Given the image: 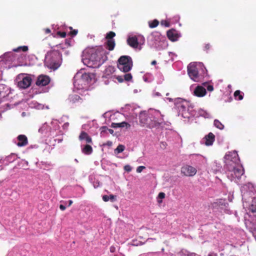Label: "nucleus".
<instances>
[{
  "instance_id": "obj_1",
  "label": "nucleus",
  "mask_w": 256,
  "mask_h": 256,
  "mask_svg": "<svg viewBox=\"0 0 256 256\" xmlns=\"http://www.w3.org/2000/svg\"><path fill=\"white\" fill-rule=\"evenodd\" d=\"M224 158V168L228 178L237 182L244 172L243 167L240 164L238 154L235 151L229 152Z\"/></svg>"
},
{
  "instance_id": "obj_2",
  "label": "nucleus",
  "mask_w": 256,
  "mask_h": 256,
  "mask_svg": "<svg viewBox=\"0 0 256 256\" xmlns=\"http://www.w3.org/2000/svg\"><path fill=\"white\" fill-rule=\"evenodd\" d=\"M108 54L102 47L90 49L84 63L90 68H98L108 60Z\"/></svg>"
},
{
  "instance_id": "obj_3",
  "label": "nucleus",
  "mask_w": 256,
  "mask_h": 256,
  "mask_svg": "<svg viewBox=\"0 0 256 256\" xmlns=\"http://www.w3.org/2000/svg\"><path fill=\"white\" fill-rule=\"evenodd\" d=\"M188 74L194 82H201L208 76L206 68L201 63L191 62L188 66Z\"/></svg>"
},
{
  "instance_id": "obj_4",
  "label": "nucleus",
  "mask_w": 256,
  "mask_h": 256,
  "mask_svg": "<svg viewBox=\"0 0 256 256\" xmlns=\"http://www.w3.org/2000/svg\"><path fill=\"white\" fill-rule=\"evenodd\" d=\"M62 55L57 50H52L46 56V63L48 67L54 70H56L60 65Z\"/></svg>"
},
{
  "instance_id": "obj_5",
  "label": "nucleus",
  "mask_w": 256,
  "mask_h": 256,
  "mask_svg": "<svg viewBox=\"0 0 256 256\" xmlns=\"http://www.w3.org/2000/svg\"><path fill=\"white\" fill-rule=\"evenodd\" d=\"M133 66V62L130 56H122L118 60V68L124 72H127L131 70Z\"/></svg>"
},
{
  "instance_id": "obj_6",
  "label": "nucleus",
  "mask_w": 256,
  "mask_h": 256,
  "mask_svg": "<svg viewBox=\"0 0 256 256\" xmlns=\"http://www.w3.org/2000/svg\"><path fill=\"white\" fill-rule=\"evenodd\" d=\"M150 116L152 122L154 123V128H158L165 124L164 120V115H162L159 110H150Z\"/></svg>"
},
{
  "instance_id": "obj_7",
  "label": "nucleus",
  "mask_w": 256,
  "mask_h": 256,
  "mask_svg": "<svg viewBox=\"0 0 256 256\" xmlns=\"http://www.w3.org/2000/svg\"><path fill=\"white\" fill-rule=\"evenodd\" d=\"M140 122L143 126H146L150 128H154V123L152 122L150 110H148V113L144 112L140 114Z\"/></svg>"
},
{
  "instance_id": "obj_8",
  "label": "nucleus",
  "mask_w": 256,
  "mask_h": 256,
  "mask_svg": "<svg viewBox=\"0 0 256 256\" xmlns=\"http://www.w3.org/2000/svg\"><path fill=\"white\" fill-rule=\"evenodd\" d=\"M181 174L186 176H193L197 172L196 169L190 165H184L181 168Z\"/></svg>"
},
{
  "instance_id": "obj_9",
  "label": "nucleus",
  "mask_w": 256,
  "mask_h": 256,
  "mask_svg": "<svg viewBox=\"0 0 256 256\" xmlns=\"http://www.w3.org/2000/svg\"><path fill=\"white\" fill-rule=\"evenodd\" d=\"M50 81V79L48 76L42 74L38 77L36 84L38 86H43L48 85Z\"/></svg>"
},
{
  "instance_id": "obj_10",
  "label": "nucleus",
  "mask_w": 256,
  "mask_h": 256,
  "mask_svg": "<svg viewBox=\"0 0 256 256\" xmlns=\"http://www.w3.org/2000/svg\"><path fill=\"white\" fill-rule=\"evenodd\" d=\"M32 80L29 76H26L18 82V86L20 88L26 89L28 88L32 83Z\"/></svg>"
},
{
  "instance_id": "obj_11",
  "label": "nucleus",
  "mask_w": 256,
  "mask_h": 256,
  "mask_svg": "<svg viewBox=\"0 0 256 256\" xmlns=\"http://www.w3.org/2000/svg\"><path fill=\"white\" fill-rule=\"evenodd\" d=\"M226 205L228 204L222 199H220L212 204V208L217 210H222L226 207Z\"/></svg>"
},
{
  "instance_id": "obj_12",
  "label": "nucleus",
  "mask_w": 256,
  "mask_h": 256,
  "mask_svg": "<svg viewBox=\"0 0 256 256\" xmlns=\"http://www.w3.org/2000/svg\"><path fill=\"white\" fill-rule=\"evenodd\" d=\"M166 35L168 39L172 42L176 41L180 36L178 32L174 29L168 30L167 32Z\"/></svg>"
},
{
  "instance_id": "obj_13",
  "label": "nucleus",
  "mask_w": 256,
  "mask_h": 256,
  "mask_svg": "<svg viewBox=\"0 0 256 256\" xmlns=\"http://www.w3.org/2000/svg\"><path fill=\"white\" fill-rule=\"evenodd\" d=\"M128 44L132 48H136L138 46V40L136 36H129L127 39Z\"/></svg>"
},
{
  "instance_id": "obj_14",
  "label": "nucleus",
  "mask_w": 256,
  "mask_h": 256,
  "mask_svg": "<svg viewBox=\"0 0 256 256\" xmlns=\"http://www.w3.org/2000/svg\"><path fill=\"white\" fill-rule=\"evenodd\" d=\"M17 139L18 141L17 146L20 147L26 146L28 144L27 137L25 135L20 134L18 136Z\"/></svg>"
},
{
  "instance_id": "obj_15",
  "label": "nucleus",
  "mask_w": 256,
  "mask_h": 256,
  "mask_svg": "<svg viewBox=\"0 0 256 256\" xmlns=\"http://www.w3.org/2000/svg\"><path fill=\"white\" fill-rule=\"evenodd\" d=\"M206 88L200 86H197L194 90V94L198 97H202L206 95Z\"/></svg>"
},
{
  "instance_id": "obj_16",
  "label": "nucleus",
  "mask_w": 256,
  "mask_h": 256,
  "mask_svg": "<svg viewBox=\"0 0 256 256\" xmlns=\"http://www.w3.org/2000/svg\"><path fill=\"white\" fill-rule=\"evenodd\" d=\"M204 140H205L204 144L206 146H211L215 140V136L212 132H210L205 136Z\"/></svg>"
},
{
  "instance_id": "obj_17",
  "label": "nucleus",
  "mask_w": 256,
  "mask_h": 256,
  "mask_svg": "<svg viewBox=\"0 0 256 256\" xmlns=\"http://www.w3.org/2000/svg\"><path fill=\"white\" fill-rule=\"evenodd\" d=\"M78 138L80 140H85L86 143H92V138L85 132H82L79 136Z\"/></svg>"
},
{
  "instance_id": "obj_18",
  "label": "nucleus",
  "mask_w": 256,
  "mask_h": 256,
  "mask_svg": "<svg viewBox=\"0 0 256 256\" xmlns=\"http://www.w3.org/2000/svg\"><path fill=\"white\" fill-rule=\"evenodd\" d=\"M188 105L186 101L181 100L180 102H177L176 106L179 110V112H183L186 111V106Z\"/></svg>"
},
{
  "instance_id": "obj_19",
  "label": "nucleus",
  "mask_w": 256,
  "mask_h": 256,
  "mask_svg": "<svg viewBox=\"0 0 256 256\" xmlns=\"http://www.w3.org/2000/svg\"><path fill=\"white\" fill-rule=\"evenodd\" d=\"M106 48L108 50L112 51V50H114V49L115 47V46H116L115 41L114 40H107L106 42Z\"/></svg>"
},
{
  "instance_id": "obj_20",
  "label": "nucleus",
  "mask_w": 256,
  "mask_h": 256,
  "mask_svg": "<svg viewBox=\"0 0 256 256\" xmlns=\"http://www.w3.org/2000/svg\"><path fill=\"white\" fill-rule=\"evenodd\" d=\"M82 152L86 155L90 154L92 152V148L89 144H86L82 150Z\"/></svg>"
},
{
  "instance_id": "obj_21",
  "label": "nucleus",
  "mask_w": 256,
  "mask_h": 256,
  "mask_svg": "<svg viewBox=\"0 0 256 256\" xmlns=\"http://www.w3.org/2000/svg\"><path fill=\"white\" fill-rule=\"evenodd\" d=\"M115 71L114 67L113 66H109L105 69L104 74L106 76H110L113 74Z\"/></svg>"
},
{
  "instance_id": "obj_22",
  "label": "nucleus",
  "mask_w": 256,
  "mask_h": 256,
  "mask_svg": "<svg viewBox=\"0 0 256 256\" xmlns=\"http://www.w3.org/2000/svg\"><path fill=\"white\" fill-rule=\"evenodd\" d=\"M116 196L110 194L109 196L107 195H104L102 196V200L104 202H108L110 200L112 202H114L116 200Z\"/></svg>"
},
{
  "instance_id": "obj_23",
  "label": "nucleus",
  "mask_w": 256,
  "mask_h": 256,
  "mask_svg": "<svg viewBox=\"0 0 256 256\" xmlns=\"http://www.w3.org/2000/svg\"><path fill=\"white\" fill-rule=\"evenodd\" d=\"M234 95L236 100H240L243 99V94L240 90H236Z\"/></svg>"
},
{
  "instance_id": "obj_24",
  "label": "nucleus",
  "mask_w": 256,
  "mask_h": 256,
  "mask_svg": "<svg viewBox=\"0 0 256 256\" xmlns=\"http://www.w3.org/2000/svg\"><path fill=\"white\" fill-rule=\"evenodd\" d=\"M214 126L220 129V130H223L224 128V126L223 124H222V122L219 121L218 120H215L214 122Z\"/></svg>"
},
{
  "instance_id": "obj_25",
  "label": "nucleus",
  "mask_w": 256,
  "mask_h": 256,
  "mask_svg": "<svg viewBox=\"0 0 256 256\" xmlns=\"http://www.w3.org/2000/svg\"><path fill=\"white\" fill-rule=\"evenodd\" d=\"M159 24V22L157 20H154L152 21L148 22L149 26L150 28H154L156 27Z\"/></svg>"
},
{
  "instance_id": "obj_26",
  "label": "nucleus",
  "mask_w": 256,
  "mask_h": 256,
  "mask_svg": "<svg viewBox=\"0 0 256 256\" xmlns=\"http://www.w3.org/2000/svg\"><path fill=\"white\" fill-rule=\"evenodd\" d=\"M250 210L252 212H256V198H253L250 205Z\"/></svg>"
},
{
  "instance_id": "obj_27",
  "label": "nucleus",
  "mask_w": 256,
  "mask_h": 256,
  "mask_svg": "<svg viewBox=\"0 0 256 256\" xmlns=\"http://www.w3.org/2000/svg\"><path fill=\"white\" fill-rule=\"evenodd\" d=\"M124 146L122 144H119L114 150V152L119 154L122 152L124 150Z\"/></svg>"
},
{
  "instance_id": "obj_28",
  "label": "nucleus",
  "mask_w": 256,
  "mask_h": 256,
  "mask_svg": "<svg viewBox=\"0 0 256 256\" xmlns=\"http://www.w3.org/2000/svg\"><path fill=\"white\" fill-rule=\"evenodd\" d=\"M116 36V34L114 32H110L108 33H107L106 38L107 39V40H113V38Z\"/></svg>"
},
{
  "instance_id": "obj_29",
  "label": "nucleus",
  "mask_w": 256,
  "mask_h": 256,
  "mask_svg": "<svg viewBox=\"0 0 256 256\" xmlns=\"http://www.w3.org/2000/svg\"><path fill=\"white\" fill-rule=\"evenodd\" d=\"M28 46H19L18 48L14 49V51L16 52H19L20 50H22L23 52H26V51H28Z\"/></svg>"
},
{
  "instance_id": "obj_30",
  "label": "nucleus",
  "mask_w": 256,
  "mask_h": 256,
  "mask_svg": "<svg viewBox=\"0 0 256 256\" xmlns=\"http://www.w3.org/2000/svg\"><path fill=\"white\" fill-rule=\"evenodd\" d=\"M71 98V100L74 102L79 100H80V102L82 101V99L80 98V97L76 94L73 96Z\"/></svg>"
},
{
  "instance_id": "obj_31",
  "label": "nucleus",
  "mask_w": 256,
  "mask_h": 256,
  "mask_svg": "<svg viewBox=\"0 0 256 256\" xmlns=\"http://www.w3.org/2000/svg\"><path fill=\"white\" fill-rule=\"evenodd\" d=\"M124 78L126 81H130L132 79V75L131 74L128 73L125 74L124 76Z\"/></svg>"
},
{
  "instance_id": "obj_32",
  "label": "nucleus",
  "mask_w": 256,
  "mask_h": 256,
  "mask_svg": "<svg viewBox=\"0 0 256 256\" xmlns=\"http://www.w3.org/2000/svg\"><path fill=\"white\" fill-rule=\"evenodd\" d=\"M120 128H124L126 127V128H129L130 127V125L126 122H122L120 123Z\"/></svg>"
},
{
  "instance_id": "obj_33",
  "label": "nucleus",
  "mask_w": 256,
  "mask_h": 256,
  "mask_svg": "<svg viewBox=\"0 0 256 256\" xmlns=\"http://www.w3.org/2000/svg\"><path fill=\"white\" fill-rule=\"evenodd\" d=\"M56 34L61 38H64L66 36V33L64 32H62L58 31L57 32Z\"/></svg>"
},
{
  "instance_id": "obj_34",
  "label": "nucleus",
  "mask_w": 256,
  "mask_h": 256,
  "mask_svg": "<svg viewBox=\"0 0 256 256\" xmlns=\"http://www.w3.org/2000/svg\"><path fill=\"white\" fill-rule=\"evenodd\" d=\"M161 24L162 25L166 27H169L170 26V22L166 20H162Z\"/></svg>"
},
{
  "instance_id": "obj_35",
  "label": "nucleus",
  "mask_w": 256,
  "mask_h": 256,
  "mask_svg": "<svg viewBox=\"0 0 256 256\" xmlns=\"http://www.w3.org/2000/svg\"><path fill=\"white\" fill-rule=\"evenodd\" d=\"M82 79L86 80H88L89 79H90V74L86 73L82 75Z\"/></svg>"
},
{
  "instance_id": "obj_36",
  "label": "nucleus",
  "mask_w": 256,
  "mask_h": 256,
  "mask_svg": "<svg viewBox=\"0 0 256 256\" xmlns=\"http://www.w3.org/2000/svg\"><path fill=\"white\" fill-rule=\"evenodd\" d=\"M70 28L72 30L70 31V34L72 36H75L77 34H78V30H72V27H70Z\"/></svg>"
},
{
  "instance_id": "obj_37",
  "label": "nucleus",
  "mask_w": 256,
  "mask_h": 256,
  "mask_svg": "<svg viewBox=\"0 0 256 256\" xmlns=\"http://www.w3.org/2000/svg\"><path fill=\"white\" fill-rule=\"evenodd\" d=\"M146 167L144 166H139L136 168V172L138 173H140Z\"/></svg>"
},
{
  "instance_id": "obj_38",
  "label": "nucleus",
  "mask_w": 256,
  "mask_h": 256,
  "mask_svg": "<svg viewBox=\"0 0 256 256\" xmlns=\"http://www.w3.org/2000/svg\"><path fill=\"white\" fill-rule=\"evenodd\" d=\"M124 170L128 172H130L132 170V168L130 165H126L124 166Z\"/></svg>"
},
{
  "instance_id": "obj_39",
  "label": "nucleus",
  "mask_w": 256,
  "mask_h": 256,
  "mask_svg": "<svg viewBox=\"0 0 256 256\" xmlns=\"http://www.w3.org/2000/svg\"><path fill=\"white\" fill-rule=\"evenodd\" d=\"M111 126L113 128H120V123L112 122L111 124Z\"/></svg>"
},
{
  "instance_id": "obj_40",
  "label": "nucleus",
  "mask_w": 256,
  "mask_h": 256,
  "mask_svg": "<svg viewBox=\"0 0 256 256\" xmlns=\"http://www.w3.org/2000/svg\"><path fill=\"white\" fill-rule=\"evenodd\" d=\"M166 194L163 192H160L158 194V198L160 199H163L165 198Z\"/></svg>"
},
{
  "instance_id": "obj_41",
  "label": "nucleus",
  "mask_w": 256,
  "mask_h": 256,
  "mask_svg": "<svg viewBox=\"0 0 256 256\" xmlns=\"http://www.w3.org/2000/svg\"><path fill=\"white\" fill-rule=\"evenodd\" d=\"M116 79L120 82H123L124 80V76H118Z\"/></svg>"
},
{
  "instance_id": "obj_42",
  "label": "nucleus",
  "mask_w": 256,
  "mask_h": 256,
  "mask_svg": "<svg viewBox=\"0 0 256 256\" xmlns=\"http://www.w3.org/2000/svg\"><path fill=\"white\" fill-rule=\"evenodd\" d=\"M208 91L212 92L214 90V87L212 85H208L206 87Z\"/></svg>"
},
{
  "instance_id": "obj_43",
  "label": "nucleus",
  "mask_w": 256,
  "mask_h": 256,
  "mask_svg": "<svg viewBox=\"0 0 256 256\" xmlns=\"http://www.w3.org/2000/svg\"><path fill=\"white\" fill-rule=\"evenodd\" d=\"M208 256H218V254L214 252H210Z\"/></svg>"
},
{
  "instance_id": "obj_44",
  "label": "nucleus",
  "mask_w": 256,
  "mask_h": 256,
  "mask_svg": "<svg viewBox=\"0 0 256 256\" xmlns=\"http://www.w3.org/2000/svg\"><path fill=\"white\" fill-rule=\"evenodd\" d=\"M210 48V45L208 44H206L204 46V48L206 50H208Z\"/></svg>"
},
{
  "instance_id": "obj_45",
  "label": "nucleus",
  "mask_w": 256,
  "mask_h": 256,
  "mask_svg": "<svg viewBox=\"0 0 256 256\" xmlns=\"http://www.w3.org/2000/svg\"><path fill=\"white\" fill-rule=\"evenodd\" d=\"M60 208L62 210H64L66 208V207L62 205V204H60Z\"/></svg>"
},
{
  "instance_id": "obj_46",
  "label": "nucleus",
  "mask_w": 256,
  "mask_h": 256,
  "mask_svg": "<svg viewBox=\"0 0 256 256\" xmlns=\"http://www.w3.org/2000/svg\"><path fill=\"white\" fill-rule=\"evenodd\" d=\"M44 32H45V33L48 34H50V30L48 28H46V29H44Z\"/></svg>"
},
{
  "instance_id": "obj_47",
  "label": "nucleus",
  "mask_w": 256,
  "mask_h": 256,
  "mask_svg": "<svg viewBox=\"0 0 256 256\" xmlns=\"http://www.w3.org/2000/svg\"><path fill=\"white\" fill-rule=\"evenodd\" d=\"M166 146H167V144L166 142H161V146H162V148H166Z\"/></svg>"
},
{
  "instance_id": "obj_48",
  "label": "nucleus",
  "mask_w": 256,
  "mask_h": 256,
  "mask_svg": "<svg viewBox=\"0 0 256 256\" xmlns=\"http://www.w3.org/2000/svg\"><path fill=\"white\" fill-rule=\"evenodd\" d=\"M102 132H105L106 130H108V128L106 126H102Z\"/></svg>"
},
{
  "instance_id": "obj_49",
  "label": "nucleus",
  "mask_w": 256,
  "mask_h": 256,
  "mask_svg": "<svg viewBox=\"0 0 256 256\" xmlns=\"http://www.w3.org/2000/svg\"><path fill=\"white\" fill-rule=\"evenodd\" d=\"M115 250H116V248H114V246H111V247L110 248V252H115Z\"/></svg>"
},
{
  "instance_id": "obj_50",
  "label": "nucleus",
  "mask_w": 256,
  "mask_h": 256,
  "mask_svg": "<svg viewBox=\"0 0 256 256\" xmlns=\"http://www.w3.org/2000/svg\"><path fill=\"white\" fill-rule=\"evenodd\" d=\"M188 256H196V254L194 252L190 253Z\"/></svg>"
},
{
  "instance_id": "obj_51",
  "label": "nucleus",
  "mask_w": 256,
  "mask_h": 256,
  "mask_svg": "<svg viewBox=\"0 0 256 256\" xmlns=\"http://www.w3.org/2000/svg\"><path fill=\"white\" fill-rule=\"evenodd\" d=\"M68 206H70L72 205V204L73 202L72 200H69L68 201Z\"/></svg>"
},
{
  "instance_id": "obj_52",
  "label": "nucleus",
  "mask_w": 256,
  "mask_h": 256,
  "mask_svg": "<svg viewBox=\"0 0 256 256\" xmlns=\"http://www.w3.org/2000/svg\"><path fill=\"white\" fill-rule=\"evenodd\" d=\"M156 64V60H154L152 61V62H151V64H152V65H154V64Z\"/></svg>"
},
{
  "instance_id": "obj_53",
  "label": "nucleus",
  "mask_w": 256,
  "mask_h": 256,
  "mask_svg": "<svg viewBox=\"0 0 256 256\" xmlns=\"http://www.w3.org/2000/svg\"><path fill=\"white\" fill-rule=\"evenodd\" d=\"M108 132L111 134H112L113 132H114V130H112V129H108Z\"/></svg>"
},
{
  "instance_id": "obj_54",
  "label": "nucleus",
  "mask_w": 256,
  "mask_h": 256,
  "mask_svg": "<svg viewBox=\"0 0 256 256\" xmlns=\"http://www.w3.org/2000/svg\"><path fill=\"white\" fill-rule=\"evenodd\" d=\"M106 144L107 145L110 146L112 144V142H108Z\"/></svg>"
},
{
  "instance_id": "obj_55",
  "label": "nucleus",
  "mask_w": 256,
  "mask_h": 256,
  "mask_svg": "<svg viewBox=\"0 0 256 256\" xmlns=\"http://www.w3.org/2000/svg\"><path fill=\"white\" fill-rule=\"evenodd\" d=\"M98 186H94V188H97Z\"/></svg>"
},
{
  "instance_id": "obj_56",
  "label": "nucleus",
  "mask_w": 256,
  "mask_h": 256,
  "mask_svg": "<svg viewBox=\"0 0 256 256\" xmlns=\"http://www.w3.org/2000/svg\"><path fill=\"white\" fill-rule=\"evenodd\" d=\"M132 245H133V246H138V244H132Z\"/></svg>"
}]
</instances>
